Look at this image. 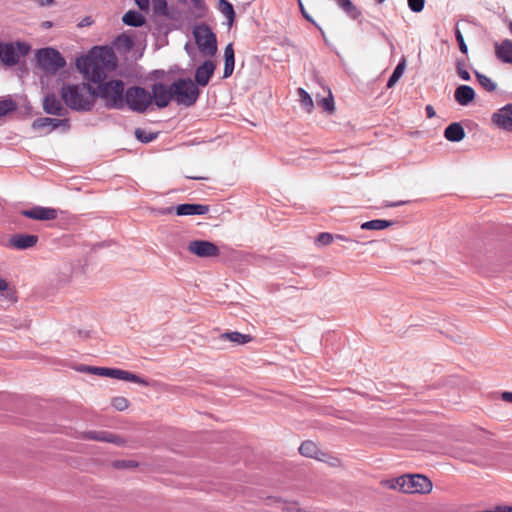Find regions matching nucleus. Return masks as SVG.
<instances>
[{"instance_id":"obj_1","label":"nucleus","mask_w":512,"mask_h":512,"mask_svg":"<svg viewBox=\"0 0 512 512\" xmlns=\"http://www.w3.org/2000/svg\"><path fill=\"white\" fill-rule=\"evenodd\" d=\"M114 55L104 47H95L91 54L76 59L77 69L90 82L100 85L107 77L106 69L114 67Z\"/></svg>"},{"instance_id":"obj_2","label":"nucleus","mask_w":512,"mask_h":512,"mask_svg":"<svg viewBox=\"0 0 512 512\" xmlns=\"http://www.w3.org/2000/svg\"><path fill=\"white\" fill-rule=\"evenodd\" d=\"M64 103L75 111H90L95 102L94 88L89 84H67L61 88Z\"/></svg>"},{"instance_id":"obj_3","label":"nucleus","mask_w":512,"mask_h":512,"mask_svg":"<svg viewBox=\"0 0 512 512\" xmlns=\"http://www.w3.org/2000/svg\"><path fill=\"white\" fill-rule=\"evenodd\" d=\"M125 85L122 80H110L100 83L94 88L95 98L104 101V105L108 109L123 110L125 108Z\"/></svg>"},{"instance_id":"obj_4","label":"nucleus","mask_w":512,"mask_h":512,"mask_svg":"<svg viewBox=\"0 0 512 512\" xmlns=\"http://www.w3.org/2000/svg\"><path fill=\"white\" fill-rule=\"evenodd\" d=\"M389 488L398 489L403 493H429L432 488L430 479L422 474H406L390 480Z\"/></svg>"},{"instance_id":"obj_5","label":"nucleus","mask_w":512,"mask_h":512,"mask_svg":"<svg viewBox=\"0 0 512 512\" xmlns=\"http://www.w3.org/2000/svg\"><path fill=\"white\" fill-rule=\"evenodd\" d=\"M173 98L178 105L190 107L200 95L199 88L190 78H178L172 83Z\"/></svg>"},{"instance_id":"obj_6","label":"nucleus","mask_w":512,"mask_h":512,"mask_svg":"<svg viewBox=\"0 0 512 512\" xmlns=\"http://www.w3.org/2000/svg\"><path fill=\"white\" fill-rule=\"evenodd\" d=\"M125 107L131 111L144 113L151 105L150 92L140 86L128 87L124 96Z\"/></svg>"},{"instance_id":"obj_7","label":"nucleus","mask_w":512,"mask_h":512,"mask_svg":"<svg viewBox=\"0 0 512 512\" xmlns=\"http://www.w3.org/2000/svg\"><path fill=\"white\" fill-rule=\"evenodd\" d=\"M193 35L201 53L213 56L217 52V38L212 29L205 23L196 25Z\"/></svg>"},{"instance_id":"obj_8","label":"nucleus","mask_w":512,"mask_h":512,"mask_svg":"<svg viewBox=\"0 0 512 512\" xmlns=\"http://www.w3.org/2000/svg\"><path fill=\"white\" fill-rule=\"evenodd\" d=\"M36 58L39 67L51 73H56L66 65V61L61 53L51 47L38 50Z\"/></svg>"},{"instance_id":"obj_9","label":"nucleus","mask_w":512,"mask_h":512,"mask_svg":"<svg viewBox=\"0 0 512 512\" xmlns=\"http://www.w3.org/2000/svg\"><path fill=\"white\" fill-rule=\"evenodd\" d=\"M151 103L154 102L157 108H166L174 100L172 84L166 85L162 82H155L151 85Z\"/></svg>"},{"instance_id":"obj_10","label":"nucleus","mask_w":512,"mask_h":512,"mask_svg":"<svg viewBox=\"0 0 512 512\" xmlns=\"http://www.w3.org/2000/svg\"><path fill=\"white\" fill-rule=\"evenodd\" d=\"M187 249L190 253L200 258L217 257L220 254L219 248L208 240L190 241Z\"/></svg>"},{"instance_id":"obj_11","label":"nucleus","mask_w":512,"mask_h":512,"mask_svg":"<svg viewBox=\"0 0 512 512\" xmlns=\"http://www.w3.org/2000/svg\"><path fill=\"white\" fill-rule=\"evenodd\" d=\"M32 128L34 130L45 131V134H48L58 128H63L64 131H68L70 129V121L67 118L56 119L40 117L33 121Z\"/></svg>"},{"instance_id":"obj_12","label":"nucleus","mask_w":512,"mask_h":512,"mask_svg":"<svg viewBox=\"0 0 512 512\" xmlns=\"http://www.w3.org/2000/svg\"><path fill=\"white\" fill-rule=\"evenodd\" d=\"M20 215L37 221H50L58 217L59 210L52 207L34 205L29 209H23Z\"/></svg>"},{"instance_id":"obj_13","label":"nucleus","mask_w":512,"mask_h":512,"mask_svg":"<svg viewBox=\"0 0 512 512\" xmlns=\"http://www.w3.org/2000/svg\"><path fill=\"white\" fill-rule=\"evenodd\" d=\"M82 438L86 440L113 443L118 446H121L124 443V440L120 436L104 430L85 431L82 434Z\"/></svg>"},{"instance_id":"obj_14","label":"nucleus","mask_w":512,"mask_h":512,"mask_svg":"<svg viewBox=\"0 0 512 512\" xmlns=\"http://www.w3.org/2000/svg\"><path fill=\"white\" fill-rule=\"evenodd\" d=\"M38 236L32 234H14L9 238L8 246L16 250H27L38 243Z\"/></svg>"},{"instance_id":"obj_15","label":"nucleus","mask_w":512,"mask_h":512,"mask_svg":"<svg viewBox=\"0 0 512 512\" xmlns=\"http://www.w3.org/2000/svg\"><path fill=\"white\" fill-rule=\"evenodd\" d=\"M215 63L212 60H205L195 71V84L205 87L208 85L215 71Z\"/></svg>"},{"instance_id":"obj_16","label":"nucleus","mask_w":512,"mask_h":512,"mask_svg":"<svg viewBox=\"0 0 512 512\" xmlns=\"http://www.w3.org/2000/svg\"><path fill=\"white\" fill-rule=\"evenodd\" d=\"M43 110L50 115L65 116L67 109H65L61 101L53 93L47 94L43 99Z\"/></svg>"},{"instance_id":"obj_17","label":"nucleus","mask_w":512,"mask_h":512,"mask_svg":"<svg viewBox=\"0 0 512 512\" xmlns=\"http://www.w3.org/2000/svg\"><path fill=\"white\" fill-rule=\"evenodd\" d=\"M209 211V205L194 203L179 204L175 208V212L178 216L205 215Z\"/></svg>"},{"instance_id":"obj_18","label":"nucleus","mask_w":512,"mask_h":512,"mask_svg":"<svg viewBox=\"0 0 512 512\" xmlns=\"http://www.w3.org/2000/svg\"><path fill=\"white\" fill-rule=\"evenodd\" d=\"M496 58L505 64H512V40L504 39L494 45Z\"/></svg>"},{"instance_id":"obj_19","label":"nucleus","mask_w":512,"mask_h":512,"mask_svg":"<svg viewBox=\"0 0 512 512\" xmlns=\"http://www.w3.org/2000/svg\"><path fill=\"white\" fill-rule=\"evenodd\" d=\"M0 59L7 66H14L19 62L18 52L12 43H0Z\"/></svg>"},{"instance_id":"obj_20","label":"nucleus","mask_w":512,"mask_h":512,"mask_svg":"<svg viewBox=\"0 0 512 512\" xmlns=\"http://www.w3.org/2000/svg\"><path fill=\"white\" fill-rule=\"evenodd\" d=\"M491 120L499 129L512 132V115L504 110V106L492 114Z\"/></svg>"},{"instance_id":"obj_21","label":"nucleus","mask_w":512,"mask_h":512,"mask_svg":"<svg viewBox=\"0 0 512 512\" xmlns=\"http://www.w3.org/2000/svg\"><path fill=\"white\" fill-rule=\"evenodd\" d=\"M455 101L462 106L469 105L475 98V91L471 86L460 85L454 92Z\"/></svg>"},{"instance_id":"obj_22","label":"nucleus","mask_w":512,"mask_h":512,"mask_svg":"<svg viewBox=\"0 0 512 512\" xmlns=\"http://www.w3.org/2000/svg\"><path fill=\"white\" fill-rule=\"evenodd\" d=\"M235 67V52L233 44L229 43L224 49V71L223 78H229L234 71Z\"/></svg>"},{"instance_id":"obj_23","label":"nucleus","mask_w":512,"mask_h":512,"mask_svg":"<svg viewBox=\"0 0 512 512\" xmlns=\"http://www.w3.org/2000/svg\"><path fill=\"white\" fill-rule=\"evenodd\" d=\"M444 137L451 142H460L465 137V130L460 123L453 122L445 128Z\"/></svg>"},{"instance_id":"obj_24","label":"nucleus","mask_w":512,"mask_h":512,"mask_svg":"<svg viewBox=\"0 0 512 512\" xmlns=\"http://www.w3.org/2000/svg\"><path fill=\"white\" fill-rule=\"evenodd\" d=\"M117 368H108V367H96V366H81L78 371L80 372H88L90 374L102 376V377H110L114 378Z\"/></svg>"},{"instance_id":"obj_25","label":"nucleus","mask_w":512,"mask_h":512,"mask_svg":"<svg viewBox=\"0 0 512 512\" xmlns=\"http://www.w3.org/2000/svg\"><path fill=\"white\" fill-rule=\"evenodd\" d=\"M336 4L353 20L361 16L360 9L351 0H336Z\"/></svg>"},{"instance_id":"obj_26","label":"nucleus","mask_w":512,"mask_h":512,"mask_svg":"<svg viewBox=\"0 0 512 512\" xmlns=\"http://www.w3.org/2000/svg\"><path fill=\"white\" fill-rule=\"evenodd\" d=\"M122 21L128 26L141 27L145 24L146 19L140 12L130 10L124 14Z\"/></svg>"},{"instance_id":"obj_27","label":"nucleus","mask_w":512,"mask_h":512,"mask_svg":"<svg viewBox=\"0 0 512 512\" xmlns=\"http://www.w3.org/2000/svg\"><path fill=\"white\" fill-rule=\"evenodd\" d=\"M221 339L229 340L237 345H244L252 341V336L249 334H242L238 331L225 332L220 335Z\"/></svg>"},{"instance_id":"obj_28","label":"nucleus","mask_w":512,"mask_h":512,"mask_svg":"<svg viewBox=\"0 0 512 512\" xmlns=\"http://www.w3.org/2000/svg\"><path fill=\"white\" fill-rule=\"evenodd\" d=\"M114 379L130 381V382L137 383V384H140L143 386L149 385V382L146 379H144L136 374H133L129 371L118 369V368L116 369Z\"/></svg>"},{"instance_id":"obj_29","label":"nucleus","mask_w":512,"mask_h":512,"mask_svg":"<svg viewBox=\"0 0 512 512\" xmlns=\"http://www.w3.org/2000/svg\"><path fill=\"white\" fill-rule=\"evenodd\" d=\"M406 67V59L403 56L400 61L398 62L397 66L395 67L394 71L390 75L388 81H387V88H392L395 86V84L398 82V80L401 78V76L404 73Z\"/></svg>"},{"instance_id":"obj_30","label":"nucleus","mask_w":512,"mask_h":512,"mask_svg":"<svg viewBox=\"0 0 512 512\" xmlns=\"http://www.w3.org/2000/svg\"><path fill=\"white\" fill-rule=\"evenodd\" d=\"M394 224L393 221L384 220V219H374L370 221H366L361 224V229L363 230H383L388 227H391Z\"/></svg>"},{"instance_id":"obj_31","label":"nucleus","mask_w":512,"mask_h":512,"mask_svg":"<svg viewBox=\"0 0 512 512\" xmlns=\"http://www.w3.org/2000/svg\"><path fill=\"white\" fill-rule=\"evenodd\" d=\"M299 453L305 457L320 459L319 455H318L319 449H318L317 445L313 441H310V440L304 441L300 445Z\"/></svg>"},{"instance_id":"obj_32","label":"nucleus","mask_w":512,"mask_h":512,"mask_svg":"<svg viewBox=\"0 0 512 512\" xmlns=\"http://www.w3.org/2000/svg\"><path fill=\"white\" fill-rule=\"evenodd\" d=\"M474 73H475V77H476L478 83L486 91L493 92L496 90L497 84L494 81H492V79H490L488 76H486L478 71H475Z\"/></svg>"},{"instance_id":"obj_33","label":"nucleus","mask_w":512,"mask_h":512,"mask_svg":"<svg viewBox=\"0 0 512 512\" xmlns=\"http://www.w3.org/2000/svg\"><path fill=\"white\" fill-rule=\"evenodd\" d=\"M219 6L221 13L227 18L229 24H232L236 16L233 5L227 0H220Z\"/></svg>"},{"instance_id":"obj_34","label":"nucleus","mask_w":512,"mask_h":512,"mask_svg":"<svg viewBox=\"0 0 512 512\" xmlns=\"http://www.w3.org/2000/svg\"><path fill=\"white\" fill-rule=\"evenodd\" d=\"M134 135L138 141L142 143H150L157 138L158 133L148 132L144 129L137 128L134 132Z\"/></svg>"},{"instance_id":"obj_35","label":"nucleus","mask_w":512,"mask_h":512,"mask_svg":"<svg viewBox=\"0 0 512 512\" xmlns=\"http://www.w3.org/2000/svg\"><path fill=\"white\" fill-rule=\"evenodd\" d=\"M17 103L11 98H4L0 100V117L7 115L17 109Z\"/></svg>"},{"instance_id":"obj_36","label":"nucleus","mask_w":512,"mask_h":512,"mask_svg":"<svg viewBox=\"0 0 512 512\" xmlns=\"http://www.w3.org/2000/svg\"><path fill=\"white\" fill-rule=\"evenodd\" d=\"M152 8L156 15L168 16V5L166 0H151Z\"/></svg>"},{"instance_id":"obj_37","label":"nucleus","mask_w":512,"mask_h":512,"mask_svg":"<svg viewBox=\"0 0 512 512\" xmlns=\"http://www.w3.org/2000/svg\"><path fill=\"white\" fill-rule=\"evenodd\" d=\"M298 95L300 97V101L303 107L310 111L313 108V100L309 93L303 88H299Z\"/></svg>"},{"instance_id":"obj_38","label":"nucleus","mask_w":512,"mask_h":512,"mask_svg":"<svg viewBox=\"0 0 512 512\" xmlns=\"http://www.w3.org/2000/svg\"><path fill=\"white\" fill-rule=\"evenodd\" d=\"M334 241V234L328 232H322L318 234L316 238V244L320 246H326L331 244Z\"/></svg>"},{"instance_id":"obj_39","label":"nucleus","mask_w":512,"mask_h":512,"mask_svg":"<svg viewBox=\"0 0 512 512\" xmlns=\"http://www.w3.org/2000/svg\"><path fill=\"white\" fill-rule=\"evenodd\" d=\"M138 466V463L133 460H115L113 467L116 469H131Z\"/></svg>"},{"instance_id":"obj_40","label":"nucleus","mask_w":512,"mask_h":512,"mask_svg":"<svg viewBox=\"0 0 512 512\" xmlns=\"http://www.w3.org/2000/svg\"><path fill=\"white\" fill-rule=\"evenodd\" d=\"M319 104L325 111L329 113H332L335 110L334 99L331 94H329L328 97L322 98Z\"/></svg>"},{"instance_id":"obj_41","label":"nucleus","mask_w":512,"mask_h":512,"mask_svg":"<svg viewBox=\"0 0 512 512\" xmlns=\"http://www.w3.org/2000/svg\"><path fill=\"white\" fill-rule=\"evenodd\" d=\"M112 406L118 411H123L128 408L129 402L125 397H115L112 400Z\"/></svg>"},{"instance_id":"obj_42","label":"nucleus","mask_w":512,"mask_h":512,"mask_svg":"<svg viewBox=\"0 0 512 512\" xmlns=\"http://www.w3.org/2000/svg\"><path fill=\"white\" fill-rule=\"evenodd\" d=\"M455 38H456V41L459 45V50L463 53V54H467L468 53V47L465 43V40H464V37L460 31V29L457 27L455 29Z\"/></svg>"},{"instance_id":"obj_43","label":"nucleus","mask_w":512,"mask_h":512,"mask_svg":"<svg viewBox=\"0 0 512 512\" xmlns=\"http://www.w3.org/2000/svg\"><path fill=\"white\" fill-rule=\"evenodd\" d=\"M407 4L412 12L419 13L424 9L425 0H407Z\"/></svg>"},{"instance_id":"obj_44","label":"nucleus","mask_w":512,"mask_h":512,"mask_svg":"<svg viewBox=\"0 0 512 512\" xmlns=\"http://www.w3.org/2000/svg\"><path fill=\"white\" fill-rule=\"evenodd\" d=\"M16 50L18 52V55H27L30 51V46L25 42H16Z\"/></svg>"},{"instance_id":"obj_45","label":"nucleus","mask_w":512,"mask_h":512,"mask_svg":"<svg viewBox=\"0 0 512 512\" xmlns=\"http://www.w3.org/2000/svg\"><path fill=\"white\" fill-rule=\"evenodd\" d=\"M409 201H404V200H401V201H395V202H392V201H385L383 203V207H399V206H402V205H405V204H408Z\"/></svg>"},{"instance_id":"obj_46","label":"nucleus","mask_w":512,"mask_h":512,"mask_svg":"<svg viewBox=\"0 0 512 512\" xmlns=\"http://www.w3.org/2000/svg\"><path fill=\"white\" fill-rule=\"evenodd\" d=\"M93 19L91 16H86L84 17L79 23H78V27L80 28H83V27H88V26H91L93 24Z\"/></svg>"},{"instance_id":"obj_47","label":"nucleus","mask_w":512,"mask_h":512,"mask_svg":"<svg viewBox=\"0 0 512 512\" xmlns=\"http://www.w3.org/2000/svg\"><path fill=\"white\" fill-rule=\"evenodd\" d=\"M136 5L140 10L146 11L149 8L150 1L149 0H135Z\"/></svg>"},{"instance_id":"obj_48","label":"nucleus","mask_w":512,"mask_h":512,"mask_svg":"<svg viewBox=\"0 0 512 512\" xmlns=\"http://www.w3.org/2000/svg\"><path fill=\"white\" fill-rule=\"evenodd\" d=\"M457 74L464 81H470L471 80V76H470L469 72L466 69H464V68H459V71L457 72Z\"/></svg>"},{"instance_id":"obj_49","label":"nucleus","mask_w":512,"mask_h":512,"mask_svg":"<svg viewBox=\"0 0 512 512\" xmlns=\"http://www.w3.org/2000/svg\"><path fill=\"white\" fill-rule=\"evenodd\" d=\"M334 240H341V241L349 242V243L356 242L352 238H349V237H347L345 235H341V234H334Z\"/></svg>"},{"instance_id":"obj_50","label":"nucleus","mask_w":512,"mask_h":512,"mask_svg":"<svg viewBox=\"0 0 512 512\" xmlns=\"http://www.w3.org/2000/svg\"><path fill=\"white\" fill-rule=\"evenodd\" d=\"M425 111H426V114H427L428 118H433V117L436 116L435 109H434V107L432 105H426Z\"/></svg>"},{"instance_id":"obj_51","label":"nucleus","mask_w":512,"mask_h":512,"mask_svg":"<svg viewBox=\"0 0 512 512\" xmlns=\"http://www.w3.org/2000/svg\"><path fill=\"white\" fill-rule=\"evenodd\" d=\"M194 7L198 10H203L205 8V3L203 0H190Z\"/></svg>"},{"instance_id":"obj_52","label":"nucleus","mask_w":512,"mask_h":512,"mask_svg":"<svg viewBox=\"0 0 512 512\" xmlns=\"http://www.w3.org/2000/svg\"><path fill=\"white\" fill-rule=\"evenodd\" d=\"M299 5H300V9H301V13H302L303 17H304L305 19H307L308 21H310V22L314 23V20H313V19H312V17H311V16H310L306 11H305V9H304V7H303V5H302V3H301V2L299 3Z\"/></svg>"},{"instance_id":"obj_53","label":"nucleus","mask_w":512,"mask_h":512,"mask_svg":"<svg viewBox=\"0 0 512 512\" xmlns=\"http://www.w3.org/2000/svg\"><path fill=\"white\" fill-rule=\"evenodd\" d=\"M118 41H124L128 48L132 45V40L130 39V37L125 35L119 36Z\"/></svg>"},{"instance_id":"obj_54","label":"nucleus","mask_w":512,"mask_h":512,"mask_svg":"<svg viewBox=\"0 0 512 512\" xmlns=\"http://www.w3.org/2000/svg\"><path fill=\"white\" fill-rule=\"evenodd\" d=\"M502 398L503 400L505 401H508V402H511L512 403V392H504L502 394Z\"/></svg>"},{"instance_id":"obj_55","label":"nucleus","mask_w":512,"mask_h":512,"mask_svg":"<svg viewBox=\"0 0 512 512\" xmlns=\"http://www.w3.org/2000/svg\"><path fill=\"white\" fill-rule=\"evenodd\" d=\"M465 62L463 59H458L456 61V70L459 71V68H464Z\"/></svg>"},{"instance_id":"obj_56","label":"nucleus","mask_w":512,"mask_h":512,"mask_svg":"<svg viewBox=\"0 0 512 512\" xmlns=\"http://www.w3.org/2000/svg\"><path fill=\"white\" fill-rule=\"evenodd\" d=\"M6 289H7V282L4 279L0 278V291H4Z\"/></svg>"},{"instance_id":"obj_57","label":"nucleus","mask_w":512,"mask_h":512,"mask_svg":"<svg viewBox=\"0 0 512 512\" xmlns=\"http://www.w3.org/2000/svg\"><path fill=\"white\" fill-rule=\"evenodd\" d=\"M41 6L50 5L53 3V0H38Z\"/></svg>"},{"instance_id":"obj_58","label":"nucleus","mask_w":512,"mask_h":512,"mask_svg":"<svg viewBox=\"0 0 512 512\" xmlns=\"http://www.w3.org/2000/svg\"><path fill=\"white\" fill-rule=\"evenodd\" d=\"M188 179H193V180H206L207 178L206 177H203V176H186Z\"/></svg>"},{"instance_id":"obj_59","label":"nucleus","mask_w":512,"mask_h":512,"mask_svg":"<svg viewBox=\"0 0 512 512\" xmlns=\"http://www.w3.org/2000/svg\"><path fill=\"white\" fill-rule=\"evenodd\" d=\"M504 110L509 111L510 115H512V103L506 104Z\"/></svg>"},{"instance_id":"obj_60","label":"nucleus","mask_w":512,"mask_h":512,"mask_svg":"<svg viewBox=\"0 0 512 512\" xmlns=\"http://www.w3.org/2000/svg\"><path fill=\"white\" fill-rule=\"evenodd\" d=\"M380 34H381L385 39H387V40H388V42H389V44H390V47H391V48H394V45H393L392 41H390V40H389V38L387 37V35L385 34V32L381 31V33H380Z\"/></svg>"},{"instance_id":"obj_61","label":"nucleus","mask_w":512,"mask_h":512,"mask_svg":"<svg viewBox=\"0 0 512 512\" xmlns=\"http://www.w3.org/2000/svg\"><path fill=\"white\" fill-rule=\"evenodd\" d=\"M505 22L507 23L509 31L512 34V20H506Z\"/></svg>"},{"instance_id":"obj_62","label":"nucleus","mask_w":512,"mask_h":512,"mask_svg":"<svg viewBox=\"0 0 512 512\" xmlns=\"http://www.w3.org/2000/svg\"><path fill=\"white\" fill-rule=\"evenodd\" d=\"M43 26L46 27V28H50V27H52V22L46 21V22L43 23Z\"/></svg>"},{"instance_id":"obj_63","label":"nucleus","mask_w":512,"mask_h":512,"mask_svg":"<svg viewBox=\"0 0 512 512\" xmlns=\"http://www.w3.org/2000/svg\"><path fill=\"white\" fill-rule=\"evenodd\" d=\"M377 4H382L384 3L386 0H375Z\"/></svg>"}]
</instances>
